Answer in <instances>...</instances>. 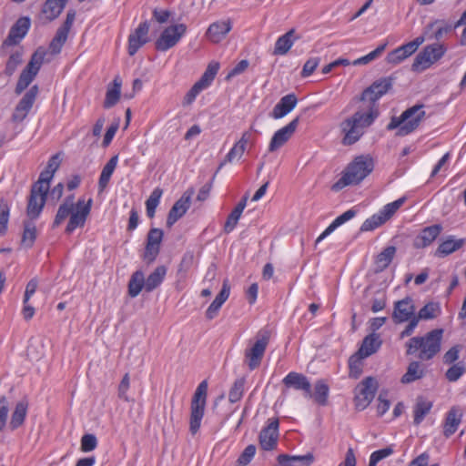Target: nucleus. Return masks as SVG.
<instances>
[{"instance_id": "nucleus-11", "label": "nucleus", "mask_w": 466, "mask_h": 466, "mask_svg": "<svg viewBox=\"0 0 466 466\" xmlns=\"http://www.w3.org/2000/svg\"><path fill=\"white\" fill-rule=\"evenodd\" d=\"M279 422L277 418L268 420V424L264 427L258 436L259 445L264 451H272L276 449L279 439Z\"/></svg>"}, {"instance_id": "nucleus-58", "label": "nucleus", "mask_w": 466, "mask_h": 466, "mask_svg": "<svg viewBox=\"0 0 466 466\" xmlns=\"http://www.w3.org/2000/svg\"><path fill=\"white\" fill-rule=\"evenodd\" d=\"M385 222L379 213L374 214L370 218H367L360 227V231H371L380 227Z\"/></svg>"}, {"instance_id": "nucleus-23", "label": "nucleus", "mask_w": 466, "mask_h": 466, "mask_svg": "<svg viewBox=\"0 0 466 466\" xmlns=\"http://www.w3.org/2000/svg\"><path fill=\"white\" fill-rule=\"evenodd\" d=\"M298 98L295 94H288L280 98L278 104L273 107L269 116L274 119H279L286 116L297 106Z\"/></svg>"}, {"instance_id": "nucleus-21", "label": "nucleus", "mask_w": 466, "mask_h": 466, "mask_svg": "<svg viewBox=\"0 0 466 466\" xmlns=\"http://www.w3.org/2000/svg\"><path fill=\"white\" fill-rule=\"evenodd\" d=\"M407 110H412V113L409 116V118L405 120L404 125L401 127V128L397 131L398 136L403 137L413 132L419 127V125L425 116L423 105H415L408 108Z\"/></svg>"}, {"instance_id": "nucleus-56", "label": "nucleus", "mask_w": 466, "mask_h": 466, "mask_svg": "<svg viewBox=\"0 0 466 466\" xmlns=\"http://www.w3.org/2000/svg\"><path fill=\"white\" fill-rule=\"evenodd\" d=\"M9 205L4 198L0 200V236L4 235L7 229L9 220Z\"/></svg>"}, {"instance_id": "nucleus-6", "label": "nucleus", "mask_w": 466, "mask_h": 466, "mask_svg": "<svg viewBox=\"0 0 466 466\" xmlns=\"http://www.w3.org/2000/svg\"><path fill=\"white\" fill-rule=\"evenodd\" d=\"M46 51L44 48H38L31 56L25 68L21 72L16 86L15 93L20 95L35 79L44 62Z\"/></svg>"}, {"instance_id": "nucleus-57", "label": "nucleus", "mask_w": 466, "mask_h": 466, "mask_svg": "<svg viewBox=\"0 0 466 466\" xmlns=\"http://www.w3.org/2000/svg\"><path fill=\"white\" fill-rule=\"evenodd\" d=\"M386 46H387L386 43L380 45L375 50L371 51L368 55L354 60L352 62V65L359 66V65L369 64L372 60L379 57L382 54V52L385 50Z\"/></svg>"}, {"instance_id": "nucleus-3", "label": "nucleus", "mask_w": 466, "mask_h": 466, "mask_svg": "<svg viewBox=\"0 0 466 466\" xmlns=\"http://www.w3.org/2000/svg\"><path fill=\"white\" fill-rule=\"evenodd\" d=\"M93 200L89 198L86 201L79 198L76 204V208L61 204L56 215L53 227L59 226L68 216L69 221L66 228V232L71 234L76 228H83L86 220L90 214Z\"/></svg>"}, {"instance_id": "nucleus-18", "label": "nucleus", "mask_w": 466, "mask_h": 466, "mask_svg": "<svg viewBox=\"0 0 466 466\" xmlns=\"http://www.w3.org/2000/svg\"><path fill=\"white\" fill-rule=\"evenodd\" d=\"M282 382L287 388L303 391L305 398L311 396V384L302 373L291 371L282 380Z\"/></svg>"}, {"instance_id": "nucleus-12", "label": "nucleus", "mask_w": 466, "mask_h": 466, "mask_svg": "<svg viewBox=\"0 0 466 466\" xmlns=\"http://www.w3.org/2000/svg\"><path fill=\"white\" fill-rule=\"evenodd\" d=\"M163 235L164 232L160 228H153L148 231L147 236V244L143 254V259L147 264L154 262L159 254Z\"/></svg>"}, {"instance_id": "nucleus-20", "label": "nucleus", "mask_w": 466, "mask_h": 466, "mask_svg": "<svg viewBox=\"0 0 466 466\" xmlns=\"http://www.w3.org/2000/svg\"><path fill=\"white\" fill-rule=\"evenodd\" d=\"M415 306L410 297H406L401 300L394 303L392 319L395 323H402L408 321L415 314Z\"/></svg>"}, {"instance_id": "nucleus-55", "label": "nucleus", "mask_w": 466, "mask_h": 466, "mask_svg": "<svg viewBox=\"0 0 466 466\" xmlns=\"http://www.w3.org/2000/svg\"><path fill=\"white\" fill-rule=\"evenodd\" d=\"M432 65L431 58L422 49L415 57L411 69L416 72H421Z\"/></svg>"}, {"instance_id": "nucleus-41", "label": "nucleus", "mask_w": 466, "mask_h": 466, "mask_svg": "<svg viewBox=\"0 0 466 466\" xmlns=\"http://www.w3.org/2000/svg\"><path fill=\"white\" fill-rule=\"evenodd\" d=\"M143 288L146 289V282L144 273L140 270L134 272L128 282V294L135 298L138 296Z\"/></svg>"}, {"instance_id": "nucleus-44", "label": "nucleus", "mask_w": 466, "mask_h": 466, "mask_svg": "<svg viewBox=\"0 0 466 466\" xmlns=\"http://www.w3.org/2000/svg\"><path fill=\"white\" fill-rule=\"evenodd\" d=\"M219 69V64L217 62L209 63L201 78L196 82L203 89L207 88L214 80Z\"/></svg>"}, {"instance_id": "nucleus-34", "label": "nucleus", "mask_w": 466, "mask_h": 466, "mask_svg": "<svg viewBox=\"0 0 466 466\" xmlns=\"http://www.w3.org/2000/svg\"><path fill=\"white\" fill-rule=\"evenodd\" d=\"M357 214V211L353 208L347 210L343 214L337 217L333 222L319 235L316 240V244L324 239L327 236L332 233L338 227L341 226L345 222L353 218Z\"/></svg>"}, {"instance_id": "nucleus-33", "label": "nucleus", "mask_w": 466, "mask_h": 466, "mask_svg": "<svg viewBox=\"0 0 466 466\" xmlns=\"http://www.w3.org/2000/svg\"><path fill=\"white\" fill-rule=\"evenodd\" d=\"M122 80L119 76H116L112 82V86L107 87L104 107L110 108L114 106L120 98Z\"/></svg>"}, {"instance_id": "nucleus-19", "label": "nucleus", "mask_w": 466, "mask_h": 466, "mask_svg": "<svg viewBox=\"0 0 466 466\" xmlns=\"http://www.w3.org/2000/svg\"><path fill=\"white\" fill-rule=\"evenodd\" d=\"M149 25L147 21L141 23L128 37V54L134 56L138 49L148 41Z\"/></svg>"}, {"instance_id": "nucleus-45", "label": "nucleus", "mask_w": 466, "mask_h": 466, "mask_svg": "<svg viewBox=\"0 0 466 466\" xmlns=\"http://www.w3.org/2000/svg\"><path fill=\"white\" fill-rule=\"evenodd\" d=\"M36 238L35 226L30 221L24 222V232L22 236V245L27 248L33 247Z\"/></svg>"}, {"instance_id": "nucleus-28", "label": "nucleus", "mask_w": 466, "mask_h": 466, "mask_svg": "<svg viewBox=\"0 0 466 466\" xmlns=\"http://www.w3.org/2000/svg\"><path fill=\"white\" fill-rule=\"evenodd\" d=\"M298 39L295 29L289 30L286 34L279 36L276 43L273 54L277 56L286 55L294 44V41Z\"/></svg>"}, {"instance_id": "nucleus-35", "label": "nucleus", "mask_w": 466, "mask_h": 466, "mask_svg": "<svg viewBox=\"0 0 466 466\" xmlns=\"http://www.w3.org/2000/svg\"><path fill=\"white\" fill-rule=\"evenodd\" d=\"M46 198L42 196H36L30 193L26 208V215L31 219H35L41 214Z\"/></svg>"}, {"instance_id": "nucleus-52", "label": "nucleus", "mask_w": 466, "mask_h": 466, "mask_svg": "<svg viewBox=\"0 0 466 466\" xmlns=\"http://www.w3.org/2000/svg\"><path fill=\"white\" fill-rule=\"evenodd\" d=\"M245 383H246L245 378H239L235 380V382L233 383V386L231 387V389L228 392V400L231 403H235L242 398Z\"/></svg>"}, {"instance_id": "nucleus-17", "label": "nucleus", "mask_w": 466, "mask_h": 466, "mask_svg": "<svg viewBox=\"0 0 466 466\" xmlns=\"http://www.w3.org/2000/svg\"><path fill=\"white\" fill-rule=\"evenodd\" d=\"M30 19L20 17L10 28L7 37L3 42V46H12L20 43L30 28Z\"/></svg>"}, {"instance_id": "nucleus-53", "label": "nucleus", "mask_w": 466, "mask_h": 466, "mask_svg": "<svg viewBox=\"0 0 466 466\" xmlns=\"http://www.w3.org/2000/svg\"><path fill=\"white\" fill-rule=\"evenodd\" d=\"M440 313V307L437 303L430 302L427 303L423 308L420 309L417 316L418 319L428 320L435 319Z\"/></svg>"}, {"instance_id": "nucleus-60", "label": "nucleus", "mask_w": 466, "mask_h": 466, "mask_svg": "<svg viewBox=\"0 0 466 466\" xmlns=\"http://www.w3.org/2000/svg\"><path fill=\"white\" fill-rule=\"evenodd\" d=\"M412 110H405L400 116H392L390 123L387 126L388 130H393L398 128L400 129L404 125L405 120L411 115Z\"/></svg>"}, {"instance_id": "nucleus-36", "label": "nucleus", "mask_w": 466, "mask_h": 466, "mask_svg": "<svg viewBox=\"0 0 466 466\" xmlns=\"http://www.w3.org/2000/svg\"><path fill=\"white\" fill-rule=\"evenodd\" d=\"M395 254L396 248L394 246H389L379 253L375 258L376 272H381L386 269L391 263Z\"/></svg>"}, {"instance_id": "nucleus-10", "label": "nucleus", "mask_w": 466, "mask_h": 466, "mask_svg": "<svg viewBox=\"0 0 466 466\" xmlns=\"http://www.w3.org/2000/svg\"><path fill=\"white\" fill-rule=\"evenodd\" d=\"M393 78L390 76L381 77L374 81L369 87H367L361 94L360 100L368 101L371 104L370 107H374L375 103L385 94L391 89L393 86Z\"/></svg>"}, {"instance_id": "nucleus-15", "label": "nucleus", "mask_w": 466, "mask_h": 466, "mask_svg": "<svg viewBox=\"0 0 466 466\" xmlns=\"http://www.w3.org/2000/svg\"><path fill=\"white\" fill-rule=\"evenodd\" d=\"M194 194V189H187L182 197L175 202L173 207L168 212L167 218V226L171 228L179 218H181L190 207L191 198Z\"/></svg>"}, {"instance_id": "nucleus-22", "label": "nucleus", "mask_w": 466, "mask_h": 466, "mask_svg": "<svg viewBox=\"0 0 466 466\" xmlns=\"http://www.w3.org/2000/svg\"><path fill=\"white\" fill-rule=\"evenodd\" d=\"M232 25L230 20L217 21L209 25L206 32V37L214 44L221 42L230 32Z\"/></svg>"}, {"instance_id": "nucleus-46", "label": "nucleus", "mask_w": 466, "mask_h": 466, "mask_svg": "<svg viewBox=\"0 0 466 466\" xmlns=\"http://www.w3.org/2000/svg\"><path fill=\"white\" fill-rule=\"evenodd\" d=\"M163 190L159 187L155 188L146 201L147 215L152 218L155 216L156 208L159 204Z\"/></svg>"}, {"instance_id": "nucleus-40", "label": "nucleus", "mask_w": 466, "mask_h": 466, "mask_svg": "<svg viewBox=\"0 0 466 466\" xmlns=\"http://www.w3.org/2000/svg\"><path fill=\"white\" fill-rule=\"evenodd\" d=\"M166 274L167 268L165 266L157 267L155 270L145 279L146 291L151 292L157 289L163 282Z\"/></svg>"}, {"instance_id": "nucleus-37", "label": "nucleus", "mask_w": 466, "mask_h": 466, "mask_svg": "<svg viewBox=\"0 0 466 466\" xmlns=\"http://www.w3.org/2000/svg\"><path fill=\"white\" fill-rule=\"evenodd\" d=\"M248 196H244V198L238 202V204L235 207V208L228 215V219L224 225V230L227 233L231 232L235 227L237 226L238 219L247 205Z\"/></svg>"}, {"instance_id": "nucleus-25", "label": "nucleus", "mask_w": 466, "mask_h": 466, "mask_svg": "<svg viewBox=\"0 0 466 466\" xmlns=\"http://www.w3.org/2000/svg\"><path fill=\"white\" fill-rule=\"evenodd\" d=\"M442 227L440 224H435L424 228L420 235L414 239V247L416 248H423L431 245L441 234Z\"/></svg>"}, {"instance_id": "nucleus-9", "label": "nucleus", "mask_w": 466, "mask_h": 466, "mask_svg": "<svg viewBox=\"0 0 466 466\" xmlns=\"http://www.w3.org/2000/svg\"><path fill=\"white\" fill-rule=\"evenodd\" d=\"M185 24H177L167 26L163 30L160 36L157 39L155 46L158 51L165 52L175 46L187 32Z\"/></svg>"}, {"instance_id": "nucleus-29", "label": "nucleus", "mask_w": 466, "mask_h": 466, "mask_svg": "<svg viewBox=\"0 0 466 466\" xmlns=\"http://www.w3.org/2000/svg\"><path fill=\"white\" fill-rule=\"evenodd\" d=\"M381 343L382 341L380 339V335L372 332L364 338L357 352L364 358H367L375 353L380 348Z\"/></svg>"}, {"instance_id": "nucleus-13", "label": "nucleus", "mask_w": 466, "mask_h": 466, "mask_svg": "<svg viewBox=\"0 0 466 466\" xmlns=\"http://www.w3.org/2000/svg\"><path fill=\"white\" fill-rule=\"evenodd\" d=\"M424 38L419 36L414 40L402 45L401 46L392 50L387 55L386 60L389 64L398 65L406 58L414 54L419 46L423 43Z\"/></svg>"}, {"instance_id": "nucleus-14", "label": "nucleus", "mask_w": 466, "mask_h": 466, "mask_svg": "<svg viewBox=\"0 0 466 466\" xmlns=\"http://www.w3.org/2000/svg\"><path fill=\"white\" fill-rule=\"evenodd\" d=\"M38 94V86H33L16 105L12 115L14 122H22L31 110Z\"/></svg>"}, {"instance_id": "nucleus-62", "label": "nucleus", "mask_w": 466, "mask_h": 466, "mask_svg": "<svg viewBox=\"0 0 466 466\" xmlns=\"http://www.w3.org/2000/svg\"><path fill=\"white\" fill-rule=\"evenodd\" d=\"M97 446V439L94 434H85L81 438V451L89 452L94 451Z\"/></svg>"}, {"instance_id": "nucleus-43", "label": "nucleus", "mask_w": 466, "mask_h": 466, "mask_svg": "<svg viewBox=\"0 0 466 466\" xmlns=\"http://www.w3.org/2000/svg\"><path fill=\"white\" fill-rule=\"evenodd\" d=\"M424 375V370L419 361H412L409 364L406 373L401 378L402 383L413 382Z\"/></svg>"}, {"instance_id": "nucleus-51", "label": "nucleus", "mask_w": 466, "mask_h": 466, "mask_svg": "<svg viewBox=\"0 0 466 466\" xmlns=\"http://www.w3.org/2000/svg\"><path fill=\"white\" fill-rule=\"evenodd\" d=\"M68 34L57 29L56 35L49 44V50L51 54L57 55L61 52L63 46L67 39Z\"/></svg>"}, {"instance_id": "nucleus-38", "label": "nucleus", "mask_w": 466, "mask_h": 466, "mask_svg": "<svg viewBox=\"0 0 466 466\" xmlns=\"http://www.w3.org/2000/svg\"><path fill=\"white\" fill-rule=\"evenodd\" d=\"M329 387L324 380H319L314 385V391H311V396L308 399H314V400L320 406L327 405Z\"/></svg>"}, {"instance_id": "nucleus-42", "label": "nucleus", "mask_w": 466, "mask_h": 466, "mask_svg": "<svg viewBox=\"0 0 466 466\" xmlns=\"http://www.w3.org/2000/svg\"><path fill=\"white\" fill-rule=\"evenodd\" d=\"M117 161H118V157L114 156L107 161V163L103 167L102 172L100 174L99 181H98V187H99L100 191H103L106 187V186L110 180V177L117 165Z\"/></svg>"}, {"instance_id": "nucleus-7", "label": "nucleus", "mask_w": 466, "mask_h": 466, "mask_svg": "<svg viewBox=\"0 0 466 466\" xmlns=\"http://www.w3.org/2000/svg\"><path fill=\"white\" fill-rule=\"evenodd\" d=\"M270 332L262 329L258 332L254 344L245 350V359L250 370H254L261 364L263 356L268 347Z\"/></svg>"}, {"instance_id": "nucleus-54", "label": "nucleus", "mask_w": 466, "mask_h": 466, "mask_svg": "<svg viewBox=\"0 0 466 466\" xmlns=\"http://www.w3.org/2000/svg\"><path fill=\"white\" fill-rule=\"evenodd\" d=\"M423 50L434 64L444 56L446 47L441 44H432L425 46Z\"/></svg>"}, {"instance_id": "nucleus-48", "label": "nucleus", "mask_w": 466, "mask_h": 466, "mask_svg": "<svg viewBox=\"0 0 466 466\" xmlns=\"http://www.w3.org/2000/svg\"><path fill=\"white\" fill-rule=\"evenodd\" d=\"M405 200V198H400L391 203L385 205L383 208L379 212L383 221H388L396 213V211L404 204Z\"/></svg>"}, {"instance_id": "nucleus-16", "label": "nucleus", "mask_w": 466, "mask_h": 466, "mask_svg": "<svg viewBox=\"0 0 466 466\" xmlns=\"http://www.w3.org/2000/svg\"><path fill=\"white\" fill-rule=\"evenodd\" d=\"M299 124V116H297L293 120H291L287 126L283 127L282 128L275 132L269 142L268 151L274 152L282 146H284L293 136Z\"/></svg>"}, {"instance_id": "nucleus-32", "label": "nucleus", "mask_w": 466, "mask_h": 466, "mask_svg": "<svg viewBox=\"0 0 466 466\" xmlns=\"http://www.w3.org/2000/svg\"><path fill=\"white\" fill-rule=\"evenodd\" d=\"M431 408L432 402L431 400L421 396L418 397L413 407V423L420 425L425 416L431 411Z\"/></svg>"}, {"instance_id": "nucleus-47", "label": "nucleus", "mask_w": 466, "mask_h": 466, "mask_svg": "<svg viewBox=\"0 0 466 466\" xmlns=\"http://www.w3.org/2000/svg\"><path fill=\"white\" fill-rule=\"evenodd\" d=\"M365 359L363 356L360 355L358 352L353 354L349 360V368H350V377L353 379H358L362 373V360Z\"/></svg>"}, {"instance_id": "nucleus-4", "label": "nucleus", "mask_w": 466, "mask_h": 466, "mask_svg": "<svg viewBox=\"0 0 466 466\" xmlns=\"http://www.w3.org/2000/svg\"><path fill=\"white\" fill-rule=\"evenodd\" d=\"M374 168L372 157L369 155L356 157L349 164L342 177L332 186L334 191H339L349 185H357L361 182Z\"/></svg>"}, {"instance_id": "nucleus-39", "label": "nucleus", "mask_w": 466, "mask_h": 466, "mask_svg": "<svg viewBox=\"0 0 466 466\" xmlns=\"http://www.w3.org/2000/svg\"><path fill=\"white\" fill-rule=\"evenodd\" d=\"M67 0H46L43 6V13L49 21L56 19L63 11Z\"/></svg>"}, {"instance_id": "nucleus-26", "label": "nucleus", "mask_w": 466, "mask_h": 466, "mask_svg": "<svg viewBox=\"0 0 466 466\" xmlns=\"http://www.w3.org/2000/svg\"><path fill=\"white\" fill-rule=\"evenodd\" d=\"M314 460V455L311 452L305 455L279 454L277 458L281 466H310Z\"/></svg>"}, {"instance_id": "nucleus-27", "label": "nucleus", "mask_w": 466, "mask_h": 466, "mask_svg": "<svg viewBox=\"0 0 466 466\" xmlns=\"http://www.w3.org/2000/svg\"><path fill=\"white\" fill-rule=\"evenodd\" d=\"M230 288L225 281L223 283L220 292L217 295L213 302L209 305L206 311V318L208 319H213L218 313L221 306L228 299Z\"/></svg>"}, {"instance_id": "nucleus-24", "label": "nucleus", "mask_w": 466, "mask_h": 466, "mask_svg": "<svg viewBox=\"0 0 466 466\" xmlns=\"http://www.w3.org/2000/svg\"><path fill=\"white\" fill-rule=\"evenodd\" d=\"M462 420V411L459 406H452L446 414L443 423V434L449 438L455 433Z\"/></svg>"}, {"instance_id": "nucleus-64", "label": "nucleus", "mask_w": 466, "mask_h": 466, "mask_svg": "<svg viewBox=\"0 0 466 466\" xmlns=\"http://www.w3.org/2000/svg\"><path fill=\"white\" fill-rule=\"evenodd\" d=\"M320 62L319 57H310L306 61V63L303 66L301 76L303 77H307L310 76L314 70L318 67L319 64Z\"/></svg>"}, {"instance_id": "nucleus-31", "label": "nucleus", "mask_w": 466, "mask_h": 466, "mask_svg": "<svg viewBox=\"0 0 466 466\" xmlns=\"http://www.w3.org/2000/svg\"><path fill=\"white\" fill-rule=\"evenodd\" d=\"M464 243H465L464 238L456 239L453 236H450L449 238H447V239H445L439 245V247L436 250V256H438V257L448 256V255L455 252L456 250L460 249L461 248H462Z\"/></svg>"}, {"instance_id": "nucleus-50", "label": "nucleus", "mask_w": 466, "mask_h": 466, "mask_svg": "<svg viewBox=\"0 0 466 466\" xmlns=\"http://www.w3.org/2000/svg\"><path fill=\"white\" fill-rule=\"evenodd\" d=\"M23 62V53L20 51L14 52L8 58L5 68L4 71V74L7 76H11L17 67L22 64Z\"/></svg>"}, {"instance_id": "nucleus-49", "label": "nucleus", "mask_w": 466, "mask_h": 466, "mask_svg": "<svg viewBox=\"0 0 466 466\" xmlns=\"http://www.w3.org/2000/svg\"><path fill=\"white\" fill-rule=\"evenodd\" d=\"M244 152H245V147L243 146H241L240 144H238V142H236L235 145L233 146V147L226 155L224 161H222L220 163V165L218 166V168L216 171L215 176L226 163H231L236 159H238V160L240 159L242 157Z\"/></svg>"}, {"instance_id": "nucleus-1", "label": "nucleus", "mask_w": 466, "mask_h": 466, "mask_svg": "<svg viewBox=\"0 0 466 466\" xmlns=\"http://www.w3.org/2000/svg\"><path fill=\"white\" fill-rule=\"evenodd\" d=\"M379 116L378 108L370 107L366 113L358 111L339 124L343 133L342 144L350 146L356 143L363 135V128L370 127Z\"/></svg>"}, {"instance_id": "nucleus-8", "label": "nucleus", "mask_w": 466, "mask_h": 466, "mask_svg": "<svg viewBox=\"0 0 466 466\" xmlns=\"http://www.w3.org/2000/svg\"><path fill=\"white\" fill-rule=\"evenodd\" d=\"M378 390V381L373 377H367L355 389L354 403L359 410H365L374 399Z\"/></svg>"}, {"instance_id": "nucleus-2", "label": "nucleus", "mask_w": 466, "mask_h": 466, "mask_svg": "<svg viewBox=\"0 0 466 466\" xmlns=\"http://www.w3.org/2000/svg\"><path fill=\"white\" fill-rule=\"evenodd\" d=\"M443 329H436L424 336H417L409 339L406 343L407 354H417L420 360H430L437 355L441 347Z\"/></svg>"}, {"instance_id": "nucleus-61", "label": "nucleus", "mask_w": 466, "mask_h": 466, "mask_svg": "<svg viewBox=\"0 0 466 466\" xmlns=\"http://www.w3.org/2000/svg\"><path fill=\"white\" fill-rule=\"evenodd\" d=\"M465 372V368L462 363H457L451 366L447 371H446V379L449 381L454 382L457 381L462 374Z\"/></svg>"}, {"instance_id": "nucleus-59", "label": "nucleus", "mask_w": 466, "mask_h": 466, "mask_svg": "<svg viewBox=\"0 0 466 466\" xmlns=\"http://www.w3.org/2000/svg\"><path fill=\"white\" fill-rule=\"evenodd\" d=\"M256 453V446L250 444L245 448L240 456L237 461V466H246L248 465Z\"/></svg>"}, {"instance_id": "nucleus-30", "label": "nucleus", "mask_w": 466, "mask_h": 466, "mask_svg": "<svg viewBox=\"0 0 466 466\" xmlns=\"http://www.w3.org/2000/svg\"><path fill=\"white\" fill-rule=\"evenodd\" d=\"M28 406L29 403L26 399H23L15 404L9 422V427L11 430H16L21 425H23L27 414Z\"/></svg>"}, {"instance_id": "nucleus-63", "label": "nucleus", "mask_w": 466, "mask_h": 466, "mask_svg": "<svg viewBox=\"0 0 466 466\" xmlns=\"http://www.w3.org/2000/svg\"><path fill=\"white\" fill-rule=\"evenodd\" d=\"M9 412V403L6 397H0V432L5 429Z\"/></svg>"}, {"instance_id": "nucleus-5", "label": "nucleus", "mask_w": 466, "mask_h": 466, "mask_svg": "<svg viewBox=\"0 0 466 466\" xmlns=\"http://www.w3.org/2000/svg\"><path fill=\"white\" fill-rule=\"evenodd\" d=\"M208 381H201L192 398L190 404L189 431L195 435L201 425L207 402Z\"/></svg>"}]
</instances>
